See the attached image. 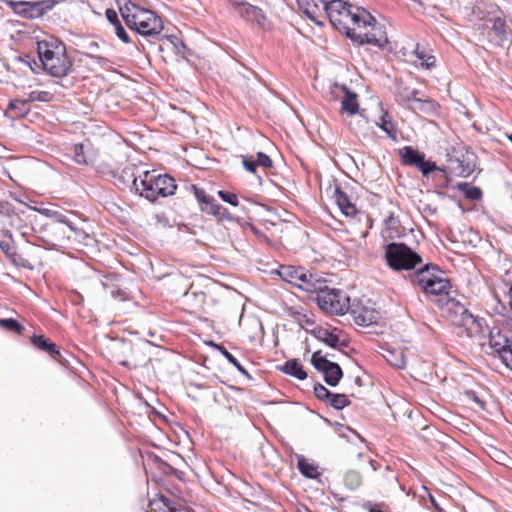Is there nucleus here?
<instances>
[{
	"label": "nucleus",
	"mask_w": 512,
	"mask_h": 512,
	"mask_svg": "<svg viewBox=\"0 0 512 512\" xmlns=\"http://www.w3.org/2000/svg\"><path fill=\"white\" fill-rule=\"evenodd\" d=\"M135 166L126 167L123 172L132 178L133 188L141 197L155 202L159 197H168L175 193L177 185L169 175L157 174L155 171L145 170L134 173Z\"/></svg>",
	"instance_id": "obj_1"
},
{
	"label": "nucleus",
	"mask_w": 512,
	"mask_h": 512,
	"mask_svg": "<svg viewBox=\"0 0 512 512\" xmlns=\"http://www.w3.org/2000/svg\"><path fill=\"white\" fill-rule=\"evenodd\" d=\"M119 10L126 25L142 36L155 37L164 29L162 18L139 2H125Z\"/></svg>",
	"instance_id": "obj_2"
},
{
	"label": "nucleus",
	"mask_w": 512,
	"mask_h": 512,
	"mask_svg": "<svg viewBox=\"0 0 512 512\" xmlns=\"http://www.w3.org/2000/svg\"><path fill=\"white\" fill-rule=\"evenodd\" d=\"M321 3L330 4L328 19L336 29L344 31L347 36L349 32L360 29L362 24L367 25L374 21V17L366 9L350 2Z\"/></svg>",
	"instance_id": "obj_3"
},
{
	"label": "nucleus",
	"mask_w": 512,
	"mask_h": 512,
	"mask_svg": "<svg viewBox=\"0 0 512 512\" xmlns=\"http://www.w3.org/2000/svg\"><path fill=\"white\" fill-rule=\"evenodd\" d=\"M37 52L44 71L52 77L62 78L72 68L65 44L57 39L38 41Z\"/></svg>",
	"instance_id": "obj_4"
},
{
	"label": "nucleus",
	"mask_w": 512,
	"mask_h": 512,
	"mask_svg": "<svg viewBox=\"0 0 512 512\" xmlns=\"http://www.w3.org/2000/svg\"><path fill=\"white\" fill-rule=\"evenodd\" d=\"M412 283L428 297L447 296L452 288L450 280L435 266L429 265L413 274Z\"/></svg>",
	"instance_id": "obj_5"
},
{
	"label": "nucleus",
	"mask_w": 512,
	"mask_h": 512,
	"mask_svg": "<svg viewBox=\"0 0 512 512\" xmlns=\"http://www.w3.org/2000/svg\"><path fill=\"white\" fill-rule=\"evenodd\" d=\"M324 284L325 281L321 280V287L315 291L319 308L334 315H344L347 313L350 308L349 297L343 291L329 288Z\"/></svg>",
	"instance_id": "obj_6"
},
{
	"label": "nucleus",
	"mask_w": 512,
	"mask_h": 512,
	"mask_svg": "<svg viewBox=\"0 0 512 512\" xmlns=\"http://www.w3.org/2000/svg\"><path fill=\"white\" fill-rule=\"evenodd\" d=\"M385 259L390 268L400 270L414 269L421 263V257L403 243H390L386 247Z\"/></svg>",
	"instance_id": "obj_7"
},
{
	"label": "nucleus",
	"mask_w": 512,
	"mask_h": 512,
	"mask_svg": "<svg viewBox=\"0 0 512 512\" xmlns=\"http://www.w3.org/2000/svg\"><path fill=\"white\" fill-rule=\"evenodd\" d=\"M278 274L282 280L308 293H314L321 287V279L303 267L281 265Z\"/></svg>",
	"instance_id": "obj_8"
},
{
	"label": "nucleus",
	"mask_w": 512,
	"mask_h": 512,
	"mask_svg": "<svg viewBox=\"0 0 512 512\" xmlns=\"http://www.w3.org/2000/svg\"><path fill=\"white\" fill-rule=\"evenodd\" d=\"M376 19L370 24L361 25L360 29L349 32L348 37L359 44H370L377 47H383L388 43V37L385 31L380 27H376Z\"/></svg>",
	"instance_id": "obj_9"
},
{
	"label": "nucleus",
	"mask_w": 512,
	"mask_h": 512,
	"mask_svg": "<svg viewBox=\"0 0 512 512\" xmlns=\"http://www.w3.org/2000/svg\"><path fill=\"white\" fill-rule=\"evenodd\" d=\"M311 363L316 370L323 373L325 382L330 386H336L343 376L341 367L329 361L320 350L312 354Z\"/></svg>",
	"instance_id": "obj_10"
},
{
	"label": "nucleus",
	"mask_w": 512,
	"mask_h": 512,
	"mask_svg": "<svg viewBox=\"0 0 512 512\" xmlns=\"http://www.w3.org/2000/svg\"><path fill=\"white\" fill-rule=\"evenodd\" d=\"M209 295L210 290L208 287L201 288L198 285L191 284L183 295L185 310L191 314L204 311Z\"/></svg>",
	"instance_id": "obj_11"
},
{
	"label": "nucleus",
	"mask_w": 512,
	"mask_h": 512,
	"mask_svg": "<svg viewBox=\"0 0 512 512\" xmlns=\"http://www.w3.org/2000/svg\"><path fill=\"white\" fill-rule=\"evenodd\" d=\"M45 2H6L8 7L17 15L24 19H36L41 17L47 10L53 7L55 2H51L43 7Z\"/></svg>",
	"instance_id": "obj_12"
},
{
	"label": "nucleus",
	"mask_w": 512,
	"mask_h": 512,
	"mask_svg": "<svg viewBox=\"0 0 512 512\" xmlns=\"http://www.w3.org/2000/svg\"><path fill=\"white\" fill-rule=\"evenodd\" d=\"M233 10L247 21L256 23L261 28H265L267 25V18L262 10L249 2H233Z\"/></svg>",
	"instance_id": "obj_13"
},
{
	"label": "nucleus",
	"mask_w": 512,
	"mask_h": 512,
	"mask_svg": "<svg viewBox=\"0 0 512 512\" xmlns=\"http://www.w3.org/2000/svg\"><path fill=\"white\" fill-rule=\"evenodd\" d=\"M314 393L318 400L329 404L336 410H342L349 406L351 401L346 394H334L331 393L324 385L316 384L314 387Z\"/></svg>",
	"instance_id": "obj_14"
},
{
	"label": "nucleus",
	"mask_w": 512,
	"mask_h": 512,
	"mask_svg": "<svg viewBox=\"0 0 512 512\" xmlns=\"http://www.w3.org/2000/svg\"><path fill=\"white\" fill-rule=\"evenodd\" d=\"M348 312H350L355 324L359 326H369L377 321V312L359 301L350 304Z\"/></svg>",
	"instance_id": "obj_15"
},
{
	"label": "nucleus",
	"mask_w": 512,
	"mask_h": 512,
	"mask_svg": "<svg viewBox=\"0 0 512 512\" xmlns=\"http://www.w3.org/2000/svg\"><path fill=\"white\" fill-rule=\"evenodd\" d=\"M299 10L317 25H323V20L328 18L330 4H318L317 2H297Z\"/></svg>",
	"instance_id": "obj_16"
},
{
	"label": "nucleus",
	"mask_w": 512,
	"mask_h": 512,
	"mask_svg": "<svg viewBox=\"0 0 512 512\" xmlns=\"http://www.w3.org/2000/svg\"><path fill=\"white\" fill-rule=\"evenodd\" d=\"M48 233V241L53 247H70V234L68 226L49 225Z\"/></svg>",
	"instance_id": "obj_17"
},
{
	"label": "nucleus",
	"mask_w": 512,
	"mask_h": 512,
	"mask_svg": "<svg viewBox=\"0 0 512 512\" xmlns=\"http://www.w3.org/2000/svg\"><path fill=\"white\" fill-rule=\"evenodd\" d=\"M68 227L71 248H79L90 245L93 237L84 227H79L73 222Z\"/></svg>",
	"instance_id": "obj_18"
},
{
	"label": "nucleus",
	"mask_w": 512,
	"mask_h": 512,
	"mask_svg": "<svg viewBox=\"0 0 512 512\" xmlns=\"http://www.w3.org/2000/svg\"><path fill=\"white\" fill-rule=\"evenodd\" d=\"M30 343L33 347L47 353L55 360H58V358L61 356L57 345L44 335H33L30 338Z\"/></svg>",
	"instance_id": "obj_19"
},
{
	"label": "nucleus",
	"mask_w": 512,
	"mask_h": 512,
	"mask_svg": "<svg viewBox=\"0 0 512 512\" xmlns=\"http://www.w3.org/2000/svg\"><path fill=\"white\" fill-rule=\"evenodd\" d=\"M242 331L249 342L260 341L263 339L264 330L262 323L259 319L252 318L241 324Z\"/></svg>",
	"instance_id": "obj_20"
},
{
	"label": "nucleus",
	"mask_w": 512,
	"mask_h": 512,
	"mask_svg": "<svg viewBox=\"0 0 512 512\" xmlns=\"http://www.w3.org/2000/svg\"><path fill=\"white\" fill-rule=\"evenodd\" d=\"M334 198L336 204L344 215L352 217L357 214L356 205L350 200L347 193L344 192L340 187L335 188Z\"/></svg>",
	"instance_id": "obj_21"
},
{
	"label": "nucleus",
	"mask_w": 512,
	"mask_h": 512,
	"mask_svg": "<svg viewBox=\"0 0 512 512\" xmlns=\"http://www.w3.org/2000/svg\"><path fill=\"white\" fill-rule=\"evenodd\" d=\"M73 150V158L77 164L90 165L95 163L97 153L90 146L75 144Z\"/></svg>",
	"instance_id": "obj_22"
},
{
	"label": "nucleus",
	"mask_w": 512,
	"mask_h": 512,
	"mask_svg": "<svg viewBox=\"0 0 512 512\" xmlns=\"http://www.w3.org/2000/svg\"><path fill=\"white\" fill-rule=\"evenodd\" d=\"M344 96L341 100L340 113H347L348 115H355L359 111V103L357 94L351 92L346 87L343 88Z\"/></svg>",
	"instance_id": "obj_23"
},
{
	"label": "nucleus",
	"mask_w": 512,
	"mask_h": 512,
	"mask_svg": "<svg viewBox=\"0 0 512 512\" xmlns=\"http://www.w3.org/2000/svg\"><path fill=\"white\" fill-rule=\"evenodd\" d=\"M399 155L401 157V163L406 166H414L417 167L419 163L422 161V158L425 157V154L414 149L412 146H405L399 150Z\"/></svg>",
	"instance_id": "obj_24"
},
{
	"label": "nucleus",
	"mask_w": 512,
	"mask_h": 512,
	"mask_svg": "<svg viewBox=\"0 0 512 512\" xmlns=\"http://www.w3.org/2000/svg\"><path fill=\"white\" fill-rule=\"evenodd\" d=\"M337 332L338 329L336 328L333 330L319 328L316 332V336L320 341L324 342L332 348H337L339 346L347 347V343L340 341V337Z\"/></svg>",
	"instance_id": "obj_25"
},
{
	"label": "nucleus",
	"mask_w": 512,
	"mask_h": 512,
	"mask_svg": "<svg viewBox=\"0 0 512 512\" xmlns=\"http://www.w3.org/2000/svg\"><path fill=\"white\" fill-rule=\"evenodd\" d=\"M0 248L5 253V255L17 266L28 267L30 264L27 260L21 257V255L17 254L14 251V247L12 245V241L10 239H4L0 241Z\"/></svg>",
	"instance_id": "obj_26"
},
{
	"label": "nucleus",
	"mask_w": 512,
	"mask_h": 512,
	"mask_svg": "<svg viewBox=\"0 0 512 512\" xmlns=\"http://www.w3.org/2000/svg\"><path fill=\"white\" fill-rule=\"evenodd\" d=\"M30 111V105L27 101L21 99H13L9 102L6 113L12 118L24 117Z\"/></svg>",
	"instance_id": "obj_27"
},
{
	"label": "nucleus",
	"mask_w": 512,
	"mask_h": 512,
	"mask_svg": "<svg viewBox=\"0 0 512 512\" xmlns=\"http://www.w3.org/2000/svg\"><path fill=\"white\" fill-rule=\"evenodd\" d=\"M203 212L214 216L219 222L233 220V216L229 210L217 203L216 200H214L207 208H203Z\"/></svg>",
	"instance_id": "obj_28"
},
{
	"label": "nucleus",
	"mask_w": 512,
	"mask_h": 512,
	"mask_svg": "<svg viewBox=\"0 0 512 512\" xmlns=\"http://www.w3.org/2000/svg\"><path fill=\"white\" fill-rule=\"evenodd\" d=\"M414 55L420 61V66L424 69H431L436 64L435 56L430 51L421 47L419 43L415 45Z\"/></svg>",
	"instance_id": "obj_29"
},
{
	"label": "nucleus",
	"mask_w": 512,
	"mask_h": 512,
	"mask_svg": "<svg viewBox=\"0 0 512 512\" xmlns=\"http://www.w3.org/2000/svg\"><path fill=\"white\" fill-rule=\"evenodd\" d=\"M297 468L299 469L300 473L306 478L316 479L320 475L318 467L313 463L309 462L304 457L298 458Z\"/></svg>",
	"instance_id": "obj_30"
},
{
	"label": "nucleus",
	"mask_w": 512,
	"mask_h": 512,
	"mask_svg": "<svg viewBox=\"0 0 512 512\" xmlns=\"http://www.w3.org/2000/svg\"><path fill=\"white\" fill-rule=\"evenodd\" d=\"M283 371L299 380L307 378V373L304 371L303 365L297 360H289L284 364Z\"/></svg>",
	"instance_id": "obj_31"
},
{
	"label": "nucleus",
	"mask_w": 512,
	"mask_h": 512,
	"mask_svg": "<svg viewBox=\"0 0 512 512\" xmlns=\"http://www.w3.org/2000/svg\"><path fill=\"white\" fill-rule=\"evenodd\" d=\"M377 125L393 140L397 138V128L387 111H384Z\"/></svg>",
	"instance_id": "obj_32"
},
{
	"label": "nucleus",
	"mask_w": 512,
	"mask_h": 512,
	"mask_svg": "<svg viewBox=\"0 0 512 512\" xmlns=\"http://www.w3.org/2000/svg\"><path fill=\"white\" fill-rule=\"evenodd\" d=\"M456 188L461 191L465 198L469 200H480L482 198V191L479 187L471 186L467 182H460L457 184Z\"/></svg>",
	"instance_id": "obj_33"
},
{
	"label": "nucleus",
	"mask_w": 512,
	"mask_h": 512,
	"mask_svg": "<svg viewBox=\"0 0 512 512\" xmlns=\"http://www.w3.org/2000/svg\"><path fill=\"white\" fill-rule=\"evenodd\" d=\"M191 189L193 190L194 196L197 199L202 212L203 208H207L215 200L212 196L208 195L204 189L199 188L196 185H192Z\"/></svg>",
	"instance_id": "obj_34"
},
{
	"label": "nucleus",
	"mask_w": 512,
	"mask_h": 512,
	"mask_svg": "<svg viewBox=\"0 0 512 512\" xmlns=\"http://www.w3.org/2000/svg\"><path fill=\"white\" fill-rule=\"evenodd\" d=\"M510 342H511V337L502 335L500 331H498L497 333H494V332L490 333L489 344H490L491 348H493L494 351L499 354L500 358H502V354H503L502 350L499 349L498 346H496L495 344L499 343L504 346L505 344H510Z\"/></svg>",
	"instance_id": "obj_35"
},
{
	"label": "nucleus",
	"mask_w": 512,
	"mask_h": 512,
	"mask_svg": "<svg viewBox=\"0 0 512 512\" xmlns=\"http://www.w3.org/2000/svg\"><path fill=\"white\" fill-rule=\"evenodd\" d=\"M54 99V93L48 90H34L28 94L27 101L31 102H51Z\"/></svg>",
	"instance_id": "obj_36"
},
{
	"label": "nucleus",
	"mask_w": 512,
	"mask_h": 512,
	"mask_svg": "<svg viewBox=\"0 0 512 512\" xmlns=\"http://www.w3.org/2000/svg\"><path fill=\"white\" fill-rule=\"evenodd\" d=\"M492 31L494 32L497 40L502 42L507 38L506 32V22L500 16H497L493 19Z\"/></svg>",
	"instance_id": "obj_37"
},
{
	"label": "nucleus",
	"mask_w": 512,
	"mask_h": 512,
	"mask_svg": "<svg viewBox=\"0 0 512 512\" xmlns=\"http://www.w3.org/2000/svg\"><path fill=\"white\" fill-rule=\"evenodd\" d=\"M344 484L351 490L357 489L362 484L361 474L354 470L348 471L344 476Z\"/></svg>",
	"instance_id": "obj_38"
},
{
	"label": "nucleus",
	"mask_w": 512,
	"mask_h": 512,
	"mask_svg": "<svg viewBox=\"0 0 512 512\" xmlns=\"http://www.w3.org/2000/svg\"><path fill=\"white\" fill-rule=\"evenodd\" d=\"M0 328L18 335H22L25 330L23 325L12 318L0 319Z\"/></svg>",
	"instance_id": "obj_39"
},
{
	"label": "nucleus",
	"mask_w": 512,
	"mask_h": 512,
	"mask_svg": "<svg viewBox=\"0 0 512 512\" xmlns=\"http://www.w3.org/2000/svg\"><path fill=\"white\" fill-rule=\"evenodd\" d=\"M160 501L168 509V512H194L191 508L183 506L163 495L160 496Z\"/></svg>",
	"instance_id": "obj_40"
},
{
	"label": "nucleus",
	"mask_w": 512,
	"mask_h": 512,
	"mask_svg": "<svg viewBox=\"0 0 512 512\" xmlns=\"http://www.w3.org/2000/svg\"><path fill=\"white\" fill-rule=\"evenodd\" d=\"M499 349L502 350V362L505 366L512 371V335L510 344H505L504 346L501 344H495Z\"/></svg>",
	"instance_id": "obj_41"
},
{
	"label": "nucleus",
	"mask_w": 512,
	"mask_h": 512,
	"mask_svg": "<svg viewBox=\"0 0 512 512\" xmlns=\"http://www.w3.org/2000/svg\"><path fill=\"white\" fill-rule=\"evenodd\" d=\"M417 168L422 172L424 176H427L429 173L435 170H439L441 172H445L444 169L439 168L435 162L426 161L425 157L422 158V161L419 163Z\"/></svg>",
	"instance_id": "obj_42"
},
{
	"label": "nucleus",
	"mask_w": 512,
	"mask_h": 512,
	"mask_svg": "<svg viewBox=\"0 0 512 512\" xmlns=\"http://www.w3.org/2000/svg\"><path fill=\"white\" fill-rule=\"evenodd\" d=\"M217 194L224 202L234 207H237L239 205V199L236 193L225 190H219Z\"/></svg>",
	"instance_id": "obj_43"
},
{
	"label": "nucleus",
	"mask_w": 512,
	"mask_h": 512,
	"mask_svg": "<svg viewBox=\"0 0 512 512\" xmlns=\"http://www.w3.org/2000/svg\"><path fill=\"white\" fill-rule=\"evenodd\" d=\"M293 317L301 327H309L315 324L312 317L301 312H294Z\"/></svg>",
	"instance_id": "obj_44"
},
{
	"label": "nucleus",
	"mask_w": 512,
	"mask_h": 512,
	"mask_svg": "<svg viewBox=\"0 0 512 512\" xmlns=\"http://www.w3.org/2000/svg\"><path fill=\"white\" fill-rule=\"evenodd\" d=\"M224 356L230 364H232L241 374L248 375L247 370L240 364V362L227 350H224Z\"/></svg>",
	"instance_id": "obj_45"
},
{
	"label": "nucleus",
	"mask_w": 512,
	"mask_h": 512,
	"mask_svg": "<svg viewBox=\"0 0 512 512\" xmlns=\"http://www.w3.org/2000/svg\"><path fill=\"white\" fill-rule=\"evenodd\" d=\"M255 161L257 163V166H261L266 169L272 168L273 166L271 158L263 152L257 153V159Z\"/></svg>",
	"instance_id": "obj_46"
},
{
	"label": "nucleus",
	"mask_w": 512,
	"mask_h": 512,
	"mask_svg": "<svg viewBox=\"0 0 512 512\" xmlns=\"http://www.w3.org/2000/svg\"><path fill=\"white\" fill-rule=\"evenodd\" d=\"M465 396L468 401L475 403L481 409H485V402L478 397L475 391L467 390L465 391Z\"/></svg>",
	"instance_id": "obj_47"
},
{
	"label": "nucleus",
	"mask_w": 512,
	"mask_h": 512,
	"mask_svg": "<svg viewBox=\"0 0 512 512\" xmlns=\"http://www.w3.org/2000/svg\"><path fill=\"white\" fill-rule=\"evenodd\" d=\"M474 169L469 164L464 165L462 162L458 161L457 166V176L459 177H469L473 173Z\"/></svg>",
	"instance_id": "obj_48"
},
{
	"label": "nucleus",
	"mask_w": 512,
	"mask_h": 512,
	"mask_svg": "<svg viewBox=\"0 0 512 512\" xmlns=\"http://www.w3.org/2000/svg\"><path fill=\"white\" fill-rule=\"evenodd\" d=\"M242 163H243L244 168L247 171H249L250 173H253V174L256 173L258 166H257V163L255 160H253L252 158H249L247 156H243Z\"/></svg>",
	"instance_id": "obj_49"
},
{
	"label": "nucleus",
	"mask_w": 512,
	"mask_h": 512,
	"mask_svg": "<svg viewBox=\"0 0 512 512\" xmlns=\"http://www.w3.org/2000/svg\"><path fill=\"white\" fill-rule=\"evenodd\" d=\"M114 30H115V34L121 41H123L124 43H130V41H131L130 37L121 23L114 26Z\"/></svg>",
	"instance_id": "obj_50"
},
{
	"label": "nucleus",
	"mask_w": 512,
	"mask_h": 512,
	"mask_svg": "<svg viewBox=\"0 0 512 512\" xmlns=\"http://www.w3.org/2000/svg\"><path fill=\"white\" fill-rule=\"evenodd\" d=\"M53 217L55 218V222L52 225L69 226L72 223L65 215L58 212H54Z\"/></svg>",
	"instance_id": "obj_51"
},
{
	"label": "nucleus",
	"mask_w": 512,
	"mask_h": 512,
	"mask_svg": "<svg viewBox=\"0 0 512 512\" xmlns=\"http://www.w3.org/2000/svg\"><path fill=\"white\" fill-rule=\"evenodd\" d=\"M86 55L94 59L103 68L110 67V65L112 64L108 58L102 55H93L89 53H87Z\"/></svg>",
	"instance_id": "obj_52"
},
{
	"label": "nucleus",
	"mask_w": 512,
	"mask_h": 512,
	"mask_svg": "<svg viewBox=\"0 0 512 512\" xmlns=\"http://www.w3.org/2000/svg\"><path fill=\"white\" fill-rule=\"evenodd\" d=\"M368 123V121L366 119H359L356 121L355 125H354V122L351 121L349 123V126L350 128L355 132V133H362L364 132V129H363V126H365L366 124Z\"/></svg>",
	"instance_id": "obj_53"
},
{
	"label": "nucleus",
	"mask_w": 512,
	"mask_h": 512,
	"mask_svg": "<svg viewBox=\"0 0 512 512\" xmlns=\"http://www.w3.org/2000/svg\"><path fill=\"white\" fill-rule=\"evenodd\" d=\"M106 17L113 26L121 23L118 17V13L113 9H106Z\"/></svg>",
	"instance_id": "obj_54"
},
{
	"label": "nucleus",
	"mask_w": 512,
	"mask_h": 512,
	"mask_svg": "<svg viewBox=\"0 0 512 512\" xmlns=\"http://www.w3.org/2000/svg\"><path fill=\"white\" fill-rule=\"evenodd\" d=\"M364 507L368 510V512H388L387 509H383L385 506L381 504H372L367 503Z\"/></svg>",
	"instance_id": "obj_55"
},
{
	"label": "nucleus",
	"mask_w": 512,
	"mask_h": 512,
	"mask_svg": "<svg viewBox=\"0 0 512 512\" xmlns=\"http://www.w3.org/2000/svg\"><path fill=\"white\" fill-rule=\"evenodd\" d=\"M387 361L391 365H393V366H395L397 368H403L405 366V364H406L405 358H404V356L402 354H401L400 358L396 359L395 361H393L392 359H389V358L387 359Z\"/></svg>",
	"instance_id": "obj_56"
},
{
	"label": "nucleus",
	"mask_w": 512,
	"mask_h": 512,
	"mask_svg": "<svg viewBox=\"0 0 512 512\" xmlns=\"http://www.w3.org/2000/svg\"><path fill=\"white\" fill-rule=\"evenodd\" d=\"M462 317H463V324H467V322H474V318L472 316V314L468 313L467 310L464 309L463 311V314H462Z\"/></svg>",
	"instance_id": "obj_57"
},
{
	"label": "nucleus",
	"mask_w": 512,
	"mask_h": 512,
	"mask_svg": "<svg viewBox=\"0 0 512 512\" xmlns=\"http://www.w3.org/2000/svg\"><path fill=\"white\" fill-rule=\"evenodd\" d=\"M9 212V204L6 202H0V214Z\"/></svg>",
	"instance_id": "obj_58"
},
{
	"label": "nucleus",
	"mask_w": 512,
	"mask_h": 512,
	"mask_svg": "<svg viewBox=\"0 0 512 512\" xmlns=\"http://www.w3.org/2000/svg\"><path fill=\"white\" fill-rule=\"evenodd\" d=\"M252 231L261 240H263V241H267L268 240L267 237L265 235H263L262 233H260L257 228L252 227Z\"/></svg>",
	"instance_id": "obj_59"
},
{
	"label": "nucleus",
	"mask_w": 512,
	"mask_h": 512,
	"mask_svg": "<svg viewBox=\"0 0 512 512\" xmlns=\"http://www.w3.org/2000/svg\"><path fill=\"white\" fill-rule=\"evenodd\" d=\"M123 294H124V292H123V291H121V290H113V291L111 292V295H112V297H114V298L121 297L122 299H124Z\"/></svg>",
	"instance_id": "obj_60"
},
{
	"label": "nucleus",
	"mask_w": 512,
	"mask_h": 512,
	"mask_svg": "<svg viewBox=\"0 0 512 512\" xmlns=\"http://www.w3.org/2000/svg\"><path fill=\"white\" fill-rule=\"evenodd\" d=\"M508 294H509V297H510V307H511V310H512V283H511V286L509 288Z\"/></svg>",
	"instance_id": "obj_61"
},
{
	"label": "nucleus",
	"mask_w": 512,
	"mask_h": 512,
	"mask_svg": "<svg viewBox=\"0 0 512 512\" xmlns=\"http://www.w3.org/2000/svg\"><path fill=\"white\" fill-rule=\"evenodd\" d=\"M431 502H432L433 506H434L436 509L440 510V508H439L438 504L436 503V501H435V499H434L433 497H431Z\"/></svg>",
	"instance_id": "obj_62"
},
{
	"label": "nucleus",
	"mask_w": 512,
	"mask_h": 512,
	"mask_svg": "<svg viewBox=\"0 0 512 512\" xmlns=\"http://www.w3.org/2000/svg\"><path fill=\"white\" fill-rule=\"evenodd\" d=\"M489 7H490L491 9H496V8H498V6H497L495 3H489Z\"/></svg>",
	"instance_id": "obj_63"
},
{
	"label": "nucleus",
	"mask_w": 512,
	"mask_h": 512,
	"mask_svg": "<svg viewBox=\"0 0 512 512\" xmlns=\"http://www.w3.org/2000/svg\"><path fill=\"white\" fill-rule=\"evenodd\" d=\"M509 140L512 142V134L509 136Z\"/></svg>",
	"instance_id": "obj_64"
}]
</instances>
